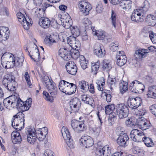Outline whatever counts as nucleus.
<instances>
[{"mask_svg":"<svg viewBox=\"0 0 156 156\" xmlns=\"http://www.w3.org/2000/svg\"><path fill=\"white\" fill-rule=\"evenodd\" d=\"M24 115L22 112H19L17 115H14L11 121L12 126L18 130H21L24 127Z\"/></svg>","mask_w":156,"mask_h":156,"instance_id":"nucleus-1","label":"nucleus"},{"mask_svg":"<svg viewBox=\"0 0 156 156\" xmlns=\"http://www.w3.org/2000/svg\"><path fill=\"white\" fill-rule=\"evenodd\" d=\"M2 84L4 87L9 90L13 91L16 90L17 83L15 80L14 76L5 75L3 79Z\"/></svg>","mask_w":156,"mask_h":156,"instance_id":"nucleus-2","label":"nucleus"},{"mask_svg":"<svg viewBox=\"0 0 156 156\" xmlns=\"http://www.w3.org/2000/svg\"><path fill=\"white\" fill-rule=\"evenodd\" d=\"M11 97L14 99L16 102V107L20 111L24 112L28 110L31 106L32 102L31 98L27 99L26 101L23 102L20 98L17 99L15 96H11Z\"/></svg>","mask_w":156,"mask_h":156,"instance_id":"nucleus-3","label":"nucleus"},{"mask_svg":"<svg viewBox=\"0 0 156 156\" xmlns=\"http://www.w3.org/2000/svg\"><path fill=\"white\" fill-rule=\"evenodd\" d=\"M50 95L45 91H44L43 94L44 98L47 101L52 102L54 97L57 94V88L55 86V83L52 82V83L48 86L47 87Z\"/></svg>","mask_w":156,"mask_h":156,"instance_id":"nucleus-4","label":"nucleus"},{"mask_svg":"<svg viewBox=\"0 0 156 156\" xmlns=\"http://www.w3.org/2000/svg\"><path fill=\"white\" fill-rule=\"evenodd\" d=\"M117 115L119 119L126 118L129 114V109L127 106L123 104H117L115 107Z\"/></svg>","mask_w":156,"mask_h":156,"instance_id":"nucleus-5","label":"nucleus"},{"mask_svg":"<svg viewBox=\"0 0 156 156\" xmlns=\"http://www.w3.org/2000/svg\"><path fill=\"white\" fill-rule=\"evenodd\" d=\"M145 18V13L143 10L140 9L134 10L131 16L132 21L136 22H142Z\"/></svg>","mask_w":156,"mask_h":156,"instance_id":"nucleus-6","label":"nucleus"},{"mask_svg":"<svg viewBox=\"0 0 156 156\" xmlns=\"http://www.w3.org/2000/svg\"><path fill=\"white\" fill-rule=\"evenodd\" d=\"M71 126L74 131L77 133H80L85 130L86 127L83 121L77 120H73L71 121Z\"/></svg>","mask_w":156,"mask_h":156,"instance_id":"nucleus-7","label":"nucleus"},{"mask_svg":"<svg viewBox=\"0 0 156 156\" xmlns=\"http://www.w3.org/2000/svg\"><path fill=\"white\" fill-rule=\"evenodd\" d=\"M78 7L80 11L84 16L88 15L89 12L92 9L91 5L84 1L80 2Z\"/></svg>","mask_w":156,"mask_h":156,"instance_id":"nucleus-8","label":"nucleus"},{"mask_svg":"<svg viewBox=\"0 0 156 156\" xmlns=\"http://www.w3.org/2000/svg\"><path fill=\"white\" fill-rule=\"evenodd\" d=\"M81 146L87 148L91 147L94 144L93 139L89 136H82L79 140Z\"/></svg>","mask_w":156,"mask_h":156,"instance_id":"nucleus-9","label":"nucleus"},{"mask_svg":"<svg viewBox=\"0 0 156 156\" xmlns=\"http://www.w3.org/2000/svg\"><path fill=\"white\" fill-rule=\"evenodd\" d=\"M34 132L38 140L40 141H42L45 139L48 133V129L47 127L37 129L34 130Z\"/></svg>","mask_w":156,"mask_h":156,"instance_id":"nucleus-10","label":"nucleus"},{"mask_svg":"<svg viewBox=\"0 0 156 156\" xmlns=\"http://www.w3.org/2000/svg\"><path fill=\"white\" fill-rule=\"evenodd\" d=\"M68 44L73 49H79L81 46L80 41L75 37L70 36L67 38Z\"/></svg>","mask_w":156,"mask_h":156,"instance_id":"nucleus-11","label":"nucleus"},{"mask_svg":"<svg viewBox=\"0 0 156 156\" xmlns=\"http://www.w3.org/2000/svg\"><path fill=\"white\" fill-rule=\"evenodd\" d=\"M128 105L132 109H136L142 103V99L139 97H137L135 98L129 97L128 101Z\"/></svg>","mask_w":156,"mask_h":156,"instance_id":"nucleus-12","label":"nucleus"},{"mask_svg":"<svg viewBox=\"0 0 156 156\" xmlns=\"http://www.w3.org/2000/svg\"><path fill=\"white\" fill-rule=\"evenodd\" d=\"M151 48L149 47V49H142L136 50L134 54L136 60L140 61L142 58L145 57L146 55V54L150 51Z\"/></svg>","mask_w":156,"mask_h":156,"instance_id":"nucleus-13","label":"nucleus"},{"mask_svg":"<svg viewBox=\"0 0 156 156\" xmlns=\"http://www.w3.org/2000/svg\"><path fill=\"white\" fill-rule=\"evenodd\" d=\"M66 68L68 73L72 75H75L77 72V66L75 63L72 61H69L67 63Z\"/></svg>","mask_w":156,"mask_h":156,"instance_id":"nucleus-14","label":"nucleus"},{"mask_svg":"<svg viewBox=\"0 0 156 156\" xmlns=\"http://www.w3.org/2000/svg\"><path fill=\"white\" fill-rule=\"evenodd\" d=\"M71 109L73 111H76L79 109L81 105V102L79 99L77 98L72 99L69 102Z\"/></svg>","mask_w":156,"mask_h":156,"instance_id":"nucleus-15","label":"nucleus"},{"mask_svg":"<svg viewBox=\"0 0 156 156\" xmlns=\"http://www.w3.org/2000/svg\"><path fill=\"white\" fill-rule=\"evenodd\" d=\"M16 15L18 21L21 23L24 29L26 30H28L31 24L27 21L23 14L21 12H18Z\"/></svg>","mask_w":156,"mask_h":156,"instance_id":"nucleus-16","label":"nucleus"},{"mask_svg":"<svg viewBox=\"0 0 156 156\" xmlns=\"http://www.w3.org/2000/svg\"><path fill=\"white\" fill-rule=\"evenodd\" d=\"M136 125L142 130H146L149 127V122L144 117H141L136 119Z\"/></svg>","mask_w":156,"mask_h":156,"instance_id":"nucleus-17","label":"nucleus"},{"mask_svg":"<svg viewBox=\"0 0 156 156\" xmlns=\"http://www.w3.org/2000/svg\"><path fill=\"white\" fill-rule=\"evenodd\" d=\"M26 133L27 135V140L28 142L31 144H34L37 138L34 132V129H29L27 131Z\"/></svg>","mask_w":156,"mask_h":156,"instance_id":"nucleus-18","label":"nucleus"},{"mask_svg":"<svg viewBox=\"0 0 156 156\" xmlns=\"http://www.w3.org/2000/svg\"><path fill=\"white\" fill-rule=\"evenodd\" d=\"M94 54L99 58L104 57L105 54V51L102 50L100 44L96 43L94 47Z\"/></svg>","mask_w":156,"mask_h":156,"instance_id":"nucleus-19","label":"nucleus"},{"mask_svg":"<svg viewBox=\"0 0 156 156\" xmlns=\"http://www.w3.org/2000/svg\"><path fill=\"white\" fill-rule=\"evenodd\" d=\"M9 30L8 27H0V40L5 41L9 37Z\"/></svg>","mask_w":156,"mask_h":156,"instance_id":"nucleus-20","label":"nucleus"},{"mask_svg":"<svg viewBox=\"0 0 156 156\" xmlns=\"http://www.w3.org/2000/svg\"><path fill=\"white\" fill-rule=\"evenodd\" d=\"M59 55L64 60L68 61L71 58V54L69 51L65 48H60L58 51Z\"/></svg>","mask_w":156,"mask_h":156,"instance_id":"nucleus-21","label":"nucleus"},{"mask_svg":"<svg viewBox=\"0 0 156 156\" xmlns=\"http://www.w3.org/2000/svg\"><path fill=\"white\" fill-rule=\"evenodd\" d=\"M129 138L127 134L123 136H119L117 140V142L120 146L125 147L127 145V142Z\"/></svg>","mask_w":156,"mask_h":156,"instance_id":"nucleus-22","label":"nucleus"},{"mask_svg":"<svg viewBox=\"0 0 156 156\" xmlns=\"http://www.w3.org/2000/svg\"><path fill=\"white\" fill-rule=\"evenodd\" d=\"M12 142L14 144H20L22 140L20 133L19 132H13L11 135Z\"/></svg>","mask_w":156,"mask_h":156,"instance_id":"nucleus-23","label":"nucleus"},{"mask_svg":"<svg viewBox=\"0 0 156 156\" xmlns=\"http://www.w3.org/2000/svg\"><path fill=\"white\" fill-rule=\"evenodd\" d=\"M51 23L50 20L48 18L44 17L40 18L39 25L44 28H47L49 27Z\"/></svg>","mask_w":156,"mask_h":156,"instance_id":"nucleus-24","label":"nucleus"},{"mask_svg":"<svg viewBox=\"0 0 156 156\" xmlns=\"http://www.w3.org/2000/svg\"><path fill=\"white\" fill-rule=\"evenodd\" d=\"M14 60V57L13 55L9 53H5L1 58V63L5 62H13Z\"/></svg>","mask_w":156,"mask_h":156,"instance_id":"nucleus-25","label":"nucleus"},{"mask_svg":"<svg viewBox=\"0 0 156 156\" xmlns=\"http://www.w3.org/2000/svg\"><path fill=\"white\" fill-rule=\"evenodd\" d=\"M3 104L5 107L9 108L10 107H14L16 105V102L8 97L4 99L3 101Z\"/></svg>","mask_w":156,"mask_h":156,"instance_id":"nucleus-26","label":"nucleus"},{"mask_svg":"<svg viewBox=\"0 0 156 156\" xmlns=\"http://www.w3.org/2000/svg\"><path fill=\"white\" fill-rule=\"evenodd\" d=\"M76 87L74 83H69V85L67 87L65 93L68 95H71L76 90Z\"/></svg>","mask_w":156,"mask_h":156,"instance_id":"nucleus-27","label":"nucleus"},{"mask_svg":"<svg viewBox=\"0 0 156 156\" xmlns=\"http://www.w3.org/2000/svg\"><path fill=\"white\" fill-rule=\"evenodd\" d=\"M120 6L126 10H129L131 8V2L129 0H124L119 2Z\"/></svg>","mask_w":156,"mask_h":156,"instance_id":"nucleus-28","label":"nucleus"},{"mask_svg":"<svg viewBox=\"0 0 156 156\" xmlns=\"http://www.w3.org/2000/svg\"><path fill=\"white\" fill-rule=\"evenodd\" d=\"M81 99L84 103L91 105L93 103L94 100L90 96L85 94L81 96Z\"/></svg>","mask_w":156,"mask_h":156,"instance_id":"nucleus-29","label":"nucleus"},{"mask_svg":"<svg viewBox=\"0 0 156 156\" xmlns=\"http://www.w3.org/2000/svg\"><path fill=\"white\" fill-rule=\"evenodd\" d=\"M135 87L134 89L131 88L130 90L133 92L136 93H140L144 90V84L139 81V83L135 85Z\"/></svg>","mask_w":156,"mask_h":156,"instance_id":"nucleus-30","label":"nucleus"},{"mask_svg":"<svg viewBox=\"0 0 156 156\" xmlns=\"http://www.w3.org/2000/svg\"><path fill=\"white\" fill-rule=\"evenodd\" d=\"M101 96L103 99H105L108 102H109L111 101V93L109 90H104L101 93Z\"/></svg>","mask_w":156,"mask_h":156,"instance_id":"nucleus-31","label":"nucleus"},{"mask_svg":"<svg viewBox=\"0 0 156 156\" xmlns=\"http://www.w3.org/2000/svg\"><path fill=\"white\" fill-rule=\"evenodd\" d=\"M61 132L65 140L71 138L70 133L67 127L63 126Z\"/></svg>","mask_w":156,"mask_h":156,"instance_id":"nucleus-32","label":"nucleus"},{"mask_svg":"<svg viewBox=\"0 0 156 156\" xmlns=\"http://www.w3.org/2000/svg\"><path fill=\"white\" fill-rule=\"evenodd\" d=\"M78 86L83 92H87L89 89V84L85 81H79Z\"/></svg>","mask_w":156,"mask_h":156,"instance_id":"nucleus-33","label":"nucleus"},{"mask_svg":"<svg viewBox=\"0 0 156 156\" xmlns=\"http://www.w3.org/2000/svg\"><path fill=\"white\" fill-rule=\"evenodd\" d=\"M68 85H69V82L63 80H62L59 84V88L61 91L65 93Z\"/></svg>","mask_w":156,"mask_h":156,"instance_id":"nucleus-34","label":"nucleus"},{"mask_svg":"<svg viewBox=\"0 0 156 156\" xmlns=\"http://www.w3.org/2000/svg\"><path fill=\"white\" fill-rule=\"evenodd\" d=\"M57 37L56 36H55L53 34L47 36L44 40V42L45 43L47 44H51L55 42V39L57 38Z\"/></svg>","mask_w":156,"mask_h":156,"instance_id":"nucleus-35","label":"nucleus"},{"mask_svg":"<svg viewBox=\"0 0 156 156\" xmlns=\"http://www.w3.org/2000/svg\"><path fill=\"white\" fill-rule=\"evenodd\" d=\"M147 95L152 98L156 97V86H153L148 87Z\"/></svg>","mask_w":156,"mask_h":156,"instance_id":"nucleus-36","label":"nucleus"},{"mask_svg":"<svg viewBox=\"0 0 156 156\" xmlns=\"http://www.w3.org/2000/svg\"><path fill=\"white\" fill-rule=\"evenodd\" d=\"M125 124L127 126L130 127L136 125V119L134 117L129 118L125 121Z\"/></svg>","mask_w":156,"mask_h":156,"instance_id":"nucleus-37","label":"nucleus"},{"mask_svg":"<svg viewBox=\"0 0 156 156\" xmlns=\"http://www.w3.org/2000/svg\"><path fill=\"white\" fill-rule=\"evenodd\" d=\"M105 83L104 79L103 77H101L97 81L96 83L98 90L101 91H103L104 90L103 86L105 85Z\"/></svg>","mask_w":156,"mask_h":156,"instance_id":"nucleus-38","label":"nucleus"},{"mask_svg":"<svg viewBox=\"0 0 156 156\" xmlns=\"http://www.w3.org/2000/svg\"><path fill=\"white\" fill-rule=\"evenodd\" d=\"M142 141L144 142L145 145L147 147H153L154 145L152 139L146 136L142 138Z\"/></svg>","mask_w":156,"mask_h":156,"instance_id":"nucleus-39","label":"nucleus"},{"mask_svg":"<svg viewBox=\"0 0 156 156\" xmlns=\"http://www.w3.org/2000/svg\"><path fill=\"white\" fill-rule=\"evenodd\" d=\"M121 57V58L119 57V58H116V64L117 65L120 66H122L124 65L126 62L127 61L126 56Z\"/></svg>","mask_w":156,"mask_h":156,"instance_id":"nucleus-40","label":"nucleus"},{"mask_svg":"<svg viewBox=\"0 0 156 156\" xmlns=\"http://www.w3.org/2000/svg\"><path fill=\"white\" fill-rule=\"evenodd\" d=\"M128 83L126 82L123 81L120 84V92L122 94L125 93L128 90Z\"/></svg>","mask_w":156,"mask_h":156,"instance_id":"nucleus-41","label":"nucleus"},{"mask_svg":"<svg viewBox=\"0 0 156 156\" xmlns=\"http://www.w3.org/2000/svg\"><path fill=\"white\" fill-rule=\"evenodd\" d=\"M70 30L72 34L75 37L80 35L79 29L77 27H72L70 28Z\"/></svg>","mask_w":156,"mask_h":156,"instance_id":"nucleus-42","label":"nucleus"},{"mask_svg":"<svg viewBox=\"0 0 156 156\" xmlns=\"http://www.w3.org/2000/svg\"><path fill=\"white\" fill-rule=\"evenodd\" d=\"M45 10L44 9H37L35 11V15L39 18L44 17Z\"/></svg>","mask_w":156,"mask_h":156,"instance_id":"nucleus-43","label":"nucleus"},{"mask_svg":"<svg viewBox=\"0 0 156 156\" xmlns=\"http://www.w3.org/2000/svg\"><path fill=\"white\" fill-rule=\"evenodd\" d=\"M82 22L86 29L89 30L90 28L91 27V22L88 18H84L82 20Z\"/></svg>","mask_w":156,"mask_h":156,"instance_id":"nucleus-44","label":"nucleus"},{"mask_svg":"<svg viewBox=\"0 0 156 156\" xmlns=\"http://www.w3.org/2000/svg\"><path fill=\"white\" fill-rule=\"evenodd\" d=\"M105 112L107 114H111L114 111L115 107L114 105H110L105 106Z\"/></svg>","mask_w":156,"mask_h":156,"instance_id":"nucleus-45","label":"nucleus"},{"mask_svg":"<svg viewBox=\"0 0 156 156\" xmlns=\"http://www.w3.org/2000/svg\"><path fill=\"white\" fill-rule=\"evenodd\" d=\"M111 64L107 60H104L103 62L102 68L103 69L109 71L112 69Z\"/></svg>","mask_w":156,"mask_h":156,"instance_id":"nucleus-46","label":"nucleus"},{"mask_svg":"<svg viewBox=\"0 0 156 156\" xmlns=\"http://www.w3.org/2000/svg\"><path fill=\"white\" fill-rule=\"evenodd\" d=\"M99 68V62L98 61L92 63L91 70L94 74H96L97 73V71L98 70Z\"/></svg>","mask_w":156,"mask_h":156,"instance_id":"nucleus-47","label":"nucleus"},{"mask_svg":"<svg viewBox=\"0 0 156 156\" xmlns=\"http://www.w3.org/2000/svg\"><path fill=\"white\" fill-rule=\"evenodd\" d=\"M94 34L97 36L98 39L102 40L106 37V34L103 31H98L95 32Z\"/></svg>","mask_w":156,"mask_h":156,"instance_id":"nucleus-48","label":"nucleus"},{"mask_svg":"<svg viewBox=\"0 0 156 156\" xmlns=\"http://www.w3.org/2000/svg\"><path fill=\"white\" fill-rule=\"evenodd\" d=\"M14 61H15V66L20 67L23 66V63L24 61V58L23 57L14 58Z\"/></svg>","mask_w":156,"mask_h":156,"instance_id":"nucleus-49","label":"nucleus"},{"mask_svg":"<svg viewBox=\"0 0 156 156\" xmlns=\"http://www.w3.org/2000/svg\"><path fill=\"white\" fill-rule=\"evenodd\" d=\"M152 33V31L150 30V29L147 27H144L142 30L141 34L143 37H149L151 33Z\"/></svg>","mask_w":156,"mask_h":156,"instance_id":"nucleus-50","label":"nucleus"},{"mask_svg":"<svg viewBox=\"0 0 156 156\" xmlns=\"http://www.w3.org/2000/svg\"><path fill=\"white\" fill-rule=\"evenodd\" d=\"M144 135L143 132L142 131L138 132L136 133L135 139H134L135 142H139L142 140L143 137Z\"/></svg>","mask_w":156,"mask_h":156,"instance_id":"nucleus-51","label":"nucleus"},{"mask_svg":"<svg viewBox=\"0 0 156 156\" xmlns=\"http://www.w3.org/2000/svg\"><path fill=\"white\" fill-rule=\"evenodd\" d=\"M119 43L118 42H113L110 44V50L113 52L119 49Z\"/></svg>","mask_w":156,"mask_h":156,"instance_id":"nucleus-52","label":"nucleus"},{"mask_svg":"<svg viewBox=\"0 0 156 156\" xmlns=\"http://www.w3.org/2000/svg\"><path fill=\"white\" fill-rule=\"evenodd\" d=\"M1 63L3 67L5 68L6 69L13 68L15 66V61L2 62Z\"/></svg>","mask_w":156,"mask_h":156,"instance_id":"nucleus-53","label":"nucleus"},{"mask_svg":"<svg viewBox=\"0 0 156 156\" xmlns=\"http://www.w3.org/2000/svg\"><path fill=\"white\" fill-rule=\"evenodd\" d=\"M109 86L110 87L111 90L115 88L116 87L117 81L115 78L109 79L108 80Z\"/></svg>","mask_w":156,"mask_h":156,"instance_id":"nucleus-54","label":"nucleus"},{"mask_svg":"<svg viewBox=\"0 0 156 156\" xmlns=\"http://www.w3.org/2000/svg\"><path fill=\"white\" fill-rule=\"evenodd\" d=\"M35 51L34 52L33 55V56L34 58V61L35 62H38L39 61L40 58L39 51L38 49H37L36 48H35Z\"/></svg>","mask_w":156,"mask_h":156,"instance_id":"nucleus-55","label":"nucleus"},{"mask_svg":"<svg viewBox=\"0 0 156 156\" xmlns=\"http://www.w3.org/2000/svg\"><path fill=\"white\" fill-rule=\"evenodd\" d=\"M104 156H110L111 154V148L108 145H106L104 147Z\"/></svg>","mask_w":156,"mask_h":156,"instance_id":"nucleus-56","label":"nucleus"},{"mask_svg":"<svg viewBox=\"0 0 156 156\" xmlns=\"http://www.w3.org/2000/svg\"><path fill=\"white\" fill-rule=\"evenodd\" d=\"M150 3L147 0H145L143 6L142 7V9H140L142 10L145 13L147 11L150 7Z\"/></svg>","mask_w":156,"mask_h":156,"instance_id":"nucleus-57","label":"nucleus"},{"mask_svg":"<svg viewBox=\"0 0 156 156\" xmlns=\"http://www.w3.org/2000/svg\"><path fill=\"white\" fill-rule=\"evenodd\" d=\"M104 147L101 146H99L97 148L96 154L98 156H102L104 155Z\"/></svg>","mask_w":156,"mask_h":156,"instance_id":"nucleus-58","label":"nucleus"},{"mask_svg":"<svg viewBox=\"0 0 156 156\" xmlns=\"http://www.w3.org/2000/svg\"><path fill=\"white\" fill-rule=\"evenodd\" d=\"M108 115H109V116L108 120L111 123H112L114 122L116 119V114L115 112H113L111 114Z\"/></svg>","mask_w":156,"mask_h":156,"instance_id":"nucleus-59","label":"nucleus"},{"mask_svg":"<svg viewBox=\"0 0 156 156\" xmlns=\"http://www.w3.org/2000/svg\"><path fill=\"white\" fill-rule=\"evenodd\" d=\"M115 132L116 134L119 136L124 135V134H127L124 132L123 128L120 126H119L117 127L116 129Z\"/></svg>","mask_w":156,"mask_h":156,"instance_id":"nucleus-60","label":"nucleus"},{"mask_svg":"<svg viewBox=\"0 0 156 156\" xmlns=\"http://www.w3.org/2000/svg\"><path fill=\"white\" fill-rule=\"evenodd\" d=\"M116 15L113 10L112 11V14L111 16V19L112 25L114 27H115L116 20Z\"/></svg>","mask_w":156,"mask_h":156,"instance_id":"nucleus-61","label":"nucleus"},{"mask_svg":"<svg viewBox=\"0 0 156 156\" xmlns=\"http://www.w3.org/2000/svg\"><path fill=\"white\" fill-rule=\"evenodd\" d=\"M67 146L70 148H73L74 147V143L71 138L69 139L65 140Z\"/></svg>","mask_w":156,"mask_h":156,"instance_id":"nucleus-62","label":"nucleus"},{"mask_svg":"<svg viewBox=\"0 0 156 156\" xmlns=\"http://www.w3.org/2000/svg\"><path fill=\"white\" fill-rule=\"evenodd\" d=\"M156 16L150 14L147 16L146 18V21L148 23H151L153 20H156Z\"/></svg>","mask_w":156,"mask_h":156,"instance_id":"nucleus-63","label":"nucleus"},{"mask_svg":"<svg viewBox=\"0 0 156 156\" xmlns=\"http://www.w3.org/2000/svg\"><path fill=\"white\" fill-rule=\"evenodd\" d=\"M70 53L71 54V58L72 57L75 59L78 58L80 55L79 52L78 50H75Z\"/></svg>","mask_w":156,"mask_h":156,"instance_id":"nucleus-64","label":"nucleus"}]
</instances>
